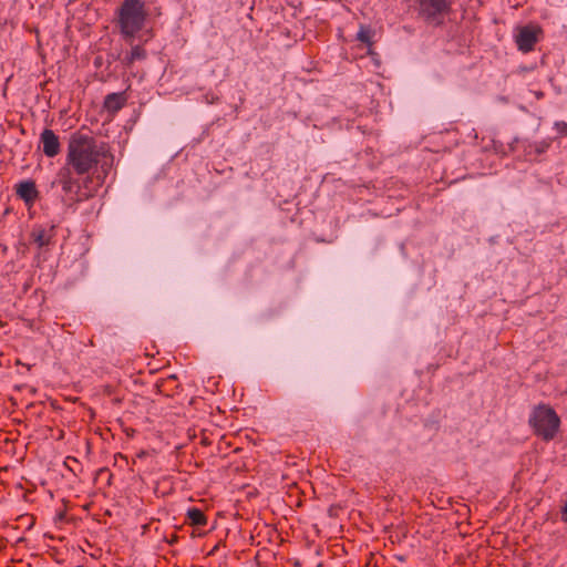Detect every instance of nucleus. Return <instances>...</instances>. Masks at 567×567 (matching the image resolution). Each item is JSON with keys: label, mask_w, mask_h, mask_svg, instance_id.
<instances>
[{"label": "nucleus", "mask_w": 567, "mask_h": 567, "mask_svg": "<svg viewBox=\"0 0 567 567\" xmlns=\"http://www.w3.org/2000/svg\"><path fill=\"white\" fill-rule=\"evenodd\" d=\"M113 162L114 156L107 143L97 142L93 136L82 132L71 135L64 164L72 166L79 173L86 174L100 165L101 172L106 175Z\"/></svg>", "instance_id": "1"}, {"label": "nucleus", "mask_w": 567, "mask_h": 567, "mask_svg": "<svg viewBox=\"0 0 567 567\" xmlns=\"http://www.w3.org/2000/svg\"><path fill=\"white\" fill-rule=\"evenodd\" d=\"M53 184L61 188L64 203L74 205L94 197L102 181L100 175L94 178L90 173H79L64 164L59 168Z\"/></svg>", "instance_id": "2"}, {"label": "nucleus", "mask_w": 567, "mask_h": 567, "mask_svg": "<svg viewBox=\"0 0 567 567\" xmlns=\"http://www.w3.org/2000/svg\"><path fill=\"white\" fill-rule=\"evenodd\" d=\"M528 424L537 437L549 442L559 433L561 421L557 412L549 404L539 403L533 408Z\"/></svg>", "instance_id": "3"}, {"label": "nucleus", "mask_w": 567, "mask_h": 567, "mask_svg": "<svg viewBox=\"0 0 567 567\" xmlns=\"http://www.w3.org/2000/svg\"><path fill=\"white\" fill-rule=\"evenodd\" d=\"M146 11L141 0H124L118 12L121 32L126 38H133L144 25Z\"/></svg>", "instance_id": "4"}, {"label": "nucleus", "mask_w": 567, "mask_h": 567, "mask_svg": "<svg viewBox=\"0 0 567 567\" xmlns=\"http://www.w3.org/2000/svg\"><path fill=\"white\" fill-rule=\"evenodd\" d=\"M450 10V0H419V14L427 22L442 23Z\"/></svg>", "instance_id": "5"}, {"label": "nucleus", "mask_w": 567, "mask_h": 567, "mask_svg": "<svg viewBox=\"0 0 567 567\" xmlns=\"http://www.w3.org/2000/svg\"><path fill=\"white\" fill-rule=\"evenodd\" d=\"M543 34V29L537 24H527L517 29L515 42L517 49L523 53L534 50Z\"/></svg>", "instance_id": "6"}, {"label": "nucleus", "mask_w": 567, "mask_h": 567, "mask_svg": "<svg viewBox=\"0 0 567 567\" xmlns=\"http://www.w3.org/2000/svg\"><path fill=\"white\" fill-rule=\"evenodd\" d=\"M43 154L48 157H55L61 151L59 136L50 128L43 130L40 135Z\"/></svg>", "instance_id": "7"}, {"label": "nucleus", "mask_w": 567, "mask_h": 567, "mask_svg": "<svg viewBox=\"0 0 567 567\" xmlns=\"http://www.w3.org/2000/svg\"><path fill=\"white\" fill-rule=\"evenodd\" d=\"M16 194L29 206L33 205L39 197V192L33 181H24L17 184Z\"/></svg>", "instance_id": "8"}, {"label": "nucleus", "mask_w": 567, "mask_h": 567, "mask_svg": "<svg viewBox=\"0 0 567 567\" xmlns=\"http://www.w3.org/2000/svg\"><path fill=\"white\" fill-rule=\"evenodd\" d=\"M207 516L197 507H190L186 512L185 523L193 527H205L207 525Z\"/></svg>", "instance_id": "9"}, {"label": "nucleus", "mask_w": 567, "mask_h": 567, "mask_svg": "<svg viewBox=\"0 0 567 567\" xmlns=\"http://www.w3.org/2000/svg\"><path fill=\"white\" fill-rule=\"evenodd\" d=\"M126 103L124 93H111L104 100V109L109 112H118Z\"/></svg>", "instance_id": "10"}, {"label": "nucleus", "mask_w": 567, "mask_h": 567, "mask_svg": "<svg viewBox=\"0 0 567 567\" xmlns=\"http://www.w3.org/2000/svg\"><path fill=\"white\" fill-rule=\"evenodd\" d=\"M31 238L33 243L38 245L39 248L45 247L51 243V236L43 228L33 229Z\"/></svg>", "instance_id": "11"}, {"label": "nucleus", "mask_w": 567, "mask_h": 567, "mask_svg": "<svg viewBox=\"0 0 567 567\" xmlns=\"http://www.w3.org/2000/svg\"><path fill=\"white\" fill-rule=\"evenodd\" d=\"M146 58V51L141 45H135L132 48L130 55L126 58L127 64H132L137 60H143Z\"/></svg>", "instance_id": "12"}, {"label": "nucleus", "mask_w": 567, "mask_h": 567, "mask_svg": "<svg viewBox=\"0 0 567 567\" xmlns=\"http://www.w3.org/2000/svg\"><path fill=\"white\" fill-rule=\"evenodd\" d=\"M357 38L359 41L368 44L369 47L372 45V32L370 28L362 25L357 34Z\"/></svg>", "instance_id": "13"}, {"label": "nucleus", "mask_w": 567, "mask_h": 567, "mask_svg": "<svg viewBox=\"0 0 567 567\" xmlns=\"http://www.w3.org/2000/svg\"><path fill=\"white\" fill-rule=\"evenodd\" d=\"M555 130L561 135L567 136V123L564 121L555 122Z\"/></svg>", "instance_id": "14"}, {"label": "nucleus", "mask_w": 567, "mask_h": 567, "mask_svg": "<svg viewBox=\"0 0 567 567\" xmlns=\"http://www.w3.org/2000/svg\"><path fill=\"white\" fill-rule=\"evenodd\" d=\"M151 453L148 451H141L136 454V457L137 458H143V457H146L148 456Z\"/></svg>", "instance_id": "15"}, {"label": "nucleus", "mask_w": 567, "mask_h": 567, "mask_svg": "<svg viewBox=\"0 0 567 567\" xmlns=\"http://www.w3.org/2000/svg\"><path fill=\"white\" fill-rule=\"evenodd\" d=\"M561 514H563V520L567 522V503L565 504Z\"/></svg>", "instance_id": "16"}]
</instances>
